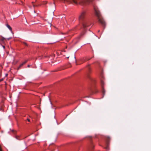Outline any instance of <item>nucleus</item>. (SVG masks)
Masks as SVG:
<instances>
[{
	"mask_svg": "<svg viewBox=\"0 0 151 151\" xmlns=\"http://www.w3.org/2000/svg\"><path fill=\"white\" fill-rule=\"evenodd\" d=\"M93 6L95 15L97 17L99 22L102 25L104 26L105 24V22L102 17L101 14L98 7L95 5H94Z\"/></svg>",
	"mask_w": 151,
	"mask_h": 151,
	"instance_id": "f257e3e1",
	"label": "nucleus"
},
{
	"mask_svg": "<svg viewBox=\"0 0 151 151\" xmlns=\"http://www.w3.org/2000/svg\"><path fill=\"white\" fill-rule=\"evenodd\" d=\"M86 16V12L84 11L82 12L79 16V19L80 21H82L85 18Z\"/></svg>",
	"mask_w": 151,
	"mask_h": 151,
	"instance_id": "f03ea898",
	"label": "nucleus"
},
{
	"mask_svg": "<svg viewBox=\"0 0 151 151\" xmlns=\"http://www.w3.org/2000/svg\"><path fill=\"white\" fill-rule=\"evenodd\" d=\"M94 147V146L92 144H91L89 148V151H91V150Z\"/></svg>",
	"mask_w": 151,
	"mask_h": 151,
	"instance_id": "7ed1b4c3",
	"label": "nucleus"
},
{
	"mask_svg": "<svg viewBox=\"0 0 151 151\" xmlns=\"http://www.w3.org/2000/svg\"><path fill=\"white\" fill-rule=\"evenodd\" d=\"M6 27H7V28L9 29V30H10V31L12 32V28L10 26H9V25L8 24H6Z\"/></svg>",
	"mask_w": 151,
	"mask_h": 151,
	"instance_id": "20e7f679",
	"label": "nucleus"
},
{
	"mask_svg": "<svg viewBox=\"0 0 151 151\" xmlns=\"http://www.w3.org/2000/svg\"><path fill=\"white\" fill-rule=\"evenodd\" d=\"M4 39L5 38L4 37L0 38V44H1L3 42Z\"/></svg>",
	"mask_w": 151,
	"mask_h": 151,
	"instance_id": "39448f33",
	"label": "nucleus"
},
{
	"mask_svg": "<svg viewBox=\"0 0 151 151\" xmlns=\"http://www.w3.org/2000/svg\"><path fill=\"white\" fill-rule=\"evenodd\" d=\"M83 26L84 27H86L87 26L86 23H84L83 24Z\"/></svg>",
	"mask_w": 151,
	"mask_h": 151,
	"instance_id": "423d86ee",
	"label": "nucleus"
},
{
	"mask_svg": "<svg viewBox=\"0 0 151 151\" xmlns=\"http://www.w3.org/2000/svg\"><path fill=\"white\" fill-rule=\"evenodd\" d=\"M28 61V60H26L25 61H24V62H23L22 63V64H23V65L25 64V63H26Z\"/></svg>",
	"mask_w": 151,
	"mask_h": 151,
	"instance_id": "0eeeda50",
	"label": "nucleus"
},
{
	"mask_svg": "<svg viewBox=\"0 0 151 151\" xmlns=\"http://www.w3.org/2000/svg\"><path fill=\"white\" fill-rule=\"evenodd\" d=\"M0 151H2V148L0 145Z\"/></svg>",
	"mask_w": 151,
	"mask_h": 151,
	"instance_id": "6e6552de",
	"label": "nucleus"
},
{
	"mask_svg": "<svg viewBox=\"0 0 151 151\" xmlns=\"http://www.w3.org/2000/svg\"><path fill=\"white\" fill-rule=\"evenodd\" d=\"M27 120L28 121V122H30V120L29 119L27 118Z\"/></svg>",
	"mask_w": 151,
	"mask_h": 151,
	"instance_id": "1a4fd4ad",
	"label": "nucleus"
},
{
	"mask_svg": "<svg viewBox=\"0 0 151 151\" xmlns=\"http://www.w3.org/2000/svg\"><path fill=\"white\" fill-rule=\"evenodd\" d=\"M23 43H24V45H27V44L26 42H24Z\"/></svg>",
	"mask_w": 151,
	"mask_h": 151,
	"instance_id": "9d476101",
	"label": "nucleus"
},
{
	"mask_svg": "<svg viewBox=\"0 0 151 151\" xmlns=\"http://www.w3.org/2000/svg\"><path fill=\"white\" fill-rule=\"evenodd\" d=\"M65 52V51H62V52H61V54H62V55H63V52Z\"/></svg>",
	"mask_w": 151,
	"mask_h": 151,
	"instance_id": "9b49d317",
	"label": "nucleus"
},
{
	"mask_svg": "<svg viewBox=\"0 0 151 151\" xmlns=\"http://www.w3.org/2000/svg\"><path fill=\"white\" fill-rule=\"evenodd\" d=\"M23 65V64L22 63V64H21L20 65V66H22Z\"/></svg>",
	"mask_w": 151,
	"mask_h": 151,
	"instance_id": "f8f14e48",
	"label": "nucleus"
},
{
	"mask_svg": "<svg viewBox=\"0 0 151 151\" xmlns=\"http://www.w3.org/2000/svg\"><path fill=\"white\" fill-rule=\"evenodd\" d=\"M2 46L3 47L4 49H5V47L4 46L2 45Z\"/></svg>",
	"mask_w": 151,
	"mask_h": 151,
	"instance_id": "ddd939ff",
	"label": "nucleus"
},
{
	"mask_svg": "<svg viewBox=\"0 0 151 151\" xmlns=\"http://www.w3.org/2000/svg\"><path fill=\"white\" fill-rule=\"evenodd\" d=\"M30 65H27V67H30Z\"/></svg>",
	"mask_w": 151,
	"mask_h": 151,
	"instance_id": "4468645a",
	"label": "nucleus"
},
{
	"mask_svg": "<svg viewBox=\"0 0 151 151\" xmlns=\"http://www.w3.org/2000/svg\"><path fill=\"white\" fill-rule=\"evenodd\" d=\"M101 83H102V84H103V81H101Z\"/></svg>",
	"mask_w": 151,
	"mask_h": 151,
	"instance_id": "2eb2a0df",
	"label": "nucleus"
},
{
	"mask_svg": "<svg viewBox=\"0 0 151 151\" xmlns=\"http://www.w3.org/2000/svg\"><path fill=\"white\" fill-rule=\"evenodd\" d=\"M100 32V30H99L98 31V32Z\"/></svg>",
	"mask_w": 151,
	"mask_h": 151,
	"instance_id": "dca6fc26",
	"label": "nucleus"
},
{
	"mask_svg": "<svg viewBox=\"0 0 151 151\" xmlns=\"http://www.w3.org/2000/svg\"><path fill=\"white\" fill-rule=\"evenodd\" d=\"M10 39V38H9L8 39V40H9Z\"/></svg>",
	"mask_w": 151,
	"mask_h": 151,
	"instance_id": "f3484780",
	"label": "nucleus"
},
{
	"mask_svg": "<svg viewBox=\"0 0 151 151\" xmlns=\"http://www.w3.org/2000/svg\"><path fill=\"white\" fill-rule=\"evenodd\" d=\"M69 57H67V58H69Z\"/></svg>",
	"mask_w": 151,
	"mask_h": 151,
	"instance_id": "a211bd4d",
	"label": "nucleus"
}]
</instances>
